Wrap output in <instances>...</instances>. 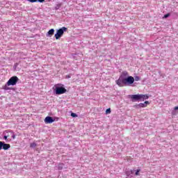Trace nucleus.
I'll return each instance as SVG.
<instances>
[{
    "mask_svg": "<svg viewBox=\"0 0 178 178\" xmlns=\"http://www.w3.org/2000/svg\"><path fill=\"white\" fill-rule=\"evenodd\" d=\"M115 83L119 87L131 86V84L134 83V77L129 76V72H127V71H123L119 79L115 81Z\"/></svg>",
    "mask_w": 178,
    "mask_h": 178,
    "instance_id": "1",
    "label": "nucleus"
},
{
    "mask_svg": "<svg viewBox=\"0 0 178 178\" xmlns=\"http://www.w3.org/2000/svg\"><path fill=\"white\" fill-rule=\"evenodd\" d=\"M54 92L56 95H62V94H65L67 90L65 88V85L62 83H58L54 86Z\"/></svg>",
    "mask_w": 178,
    "mask_h": 178,
    "instance_id": "2",
    "label": "nucleus"
},
{
    "mask_svg": "<svg viewBox=\"0 0 178 178\" xmlns=\"http://www.w3.org/2000/svg\"><path fill=\"white\" fill-rule=\"evenodd\" d=\"M65 31H67V28L65 26H63L62 28L57 30L56 34L54 35L56 40H59V38H60V37L65 34Z\"/></svg>",
    "mask_w": 178,
    "mask_h": 178,
    "instance_id": "3",
    "label": "nucleus"
},
{
    "mask_svg": "<svg viewBox=\"0 0 178 178\" xmlns=\"http://www.w3.org/2000/svg\"><path fill=\"white\" fill-rule=\"evenodd\" d=\"M19 81V78L16 76H12L7 81V86H16Z\"/></svg>",
    "mask_w": 178,
    "mask_h": 178,
    "instance_id": "4",
    "label": "nucleus"
},
{
    "mask_svg": "<svg viewBox=\"0 0 178 178\" xmlns=\"http://www.w3.org/2000/svg\"><path fill=\"white\" fill-rule=\"evenodd\" d=\"M132 102H141V95H129Z\"/></svg>",
    "mask_w": 178,
    "mask_h": 178,
    "instance_id": "5",
    "label": "nucleus"
},
{
    "mask_svg": "<svg viewBox=\"0 0 178 178\" xmlns=\"http://www.w3.org/2000/svg\"><path fill=\"white\" fill-rule=\"evenodd\" d=\"M147 105H149V102L145 101L144 103L136 104L134 106V108H136V109H140V108H147Z\"/></svg>",
    "mask_w": 178,
    "mask_h": 178,
    "instance_id": "6",
    "label": "nucleus"
},
{
    "mask_svg": "<svg viewBox=\"0 0 178 178\" xmlns=\"http://www.w3.org/2000/svg\"><path fill=\"white\" fill-rule=\"evenodd\" d=\"M55 122V119L51 116H47L44 118V123L46 124H51V123H54Z\"/></svg>",
    "mask_w": 178,
    "mask_h": 178,
    "instance_id": "7",
    "label": "nucleus"
},
{
    "mask_svg": "<svg viewBox=\"0 0 178 178\" xmlns=\"http://www.w3.org/2000/svg\"><path fill=\"white\" fill-rule=\"evenodd\" d=\"M63 169H66L65 167V163H60L57 166L55 167L56 170H63Z\"/></svg>",
    "mask_w": 178,
    "mask_h": 178,
    "instance_id": "8",
    "label": "nucleus"
},
{
    "mask_svg": "<svg viewBox=\"0 0 178 178\" xmlns=\"http://www.w3.org/2000/svg\"><path fill=\"white\" fill-rule=\"evenodd\" d=\"M55 33V29H50L46 34L47 37H52V35H54V34Z\"/></svg>",
    "mask_w": 178,
    "mask_h": 178,
    "instance_id": "9",
    "label": "nucleus"
},
{
    "mask_svg": "<svg viewBox=\"0 0 178 178\" xmlns=\"http://www.w3.org/2000/svg\"><path fill=\"white\" fill-rule=\"evenodd\" d=\"M9 148H10V145L8 143H5V142H3V149H4V151H8Z\"/></svg>",
    "mask_w": 178,
    "mask_h": 178,
    "instance_id": "10",
    "label": "nucleus"
},
{
    "mask_svg": "<svg viewBox=\"0 0 178 178\" xmlns=\"http://www.w3.org/2000/svg\"><path fill=\"white\" fill-rule=\"evenodd\" d=\"M149 96L148 95H140V102L145 101V99H148Z\"/></svg>",
    "mask_w": 178,
    "mask_h": 178,
    "instance_id": "11",
    "label": "nucleus"
},
{
    "mask_svg": "<svg viewBox=\"0 0 178 178\" xmlns=\"http://www.w3.org/2000/svg\"><path fill=\"white\" fill-rule=\"evenodd\" d=\"M134 172H135L134 170H126L125 174L127 175V177H129L130 176V175H133Z\"/></svg>",
    "mask_w": 178,
    "mask_h": 178,
    "instance_id": "12",
    "label": "nucleus"
},
{
    "mask_svg": "<svg viewBox=\"0 0 178 178\" xmlns=\"http://www.w3.org/2000/svg\"><path fill=\"white\" fill-rule=\"evenodd\" d=\"M10 131H13L10 130V129L6 130V131L3 133V134H6V136L9 138V136H11V135H10Z\"/></svg>",
    "mask_w": 178,
    "mask_h": 178,
    "instance_id": "13",
    "label": "nucleus"
},
{
    "mask_svg": "<svg viewBox=\"0 0 178 178\" xmlns=\"http://www.w3.org/2000/svg\"><path fill=\"white\" fill-rule=\"evenodd\" d=\"M3 90L8 91V90H10V88H9V86H8L7 83H6V85L4 86H3Z\"/></svg>",
    "mask_w": 178,
    "mask_h": 178,
    "instance_id": "14",
    "label": "nucleus"
},
{
    "mask_svg": "<svg viewBox=\"0 0 178 178\" xmlns=\"http://www.w3.org/2000/svg\"><path fill=\"white\" fill-rule=\"evenodd\" d=\"M10 133L13 140H15V138H16V135L15 134V132H13V131H10Z\"/></svg>",
    "mask_w": 178,
    "mask_h": 178,
    "instance_id": "15",
    "label": "nucleus"
},
{
    "mask_svg": "<svg viewBox=\"0 0 178 178\" xmlns=\"http://www.w3.org/2000/svg\"><path fill=\"white\" fill-rule=\"evenodd\" d=\"M36 147H37V143H32L30 144L31 148H35Z\"/></svg>",
    "mask_w": 178,
    "mask_h": 178,
    "instance_id": "16",
    "label": "nucleus"
},
{
    "mask_svg": "<svg viewBox=\"0 0 178 178\" xmlns=\"http://www.w3.org/2000/svg\"><path fill=\"white\" fill-rule=\"evenodd\" d=\"M176 111H178V106L174 108V111H172V115H176Z\"/></svg>",
    "mask_w": 178,
    "mask_h": 178,
    "instance_id": "17",
    "label": "nucleus"
},
{
    "mask_svg": "<svg viewBox=\"0 0 178 178\" xmlns=\"http://www.w3.org/2000/svg\"><path fill=\"white\" fill-rule=\"evenodd\" d=\"M135 175L136 176H139L140 175V172H141V170H140V169H138V170H135Z\"/></svg>",
    "mask_w": 178,
    "mask_h": 178,
    "instance_id": "18",
    "label": "nucleus"
},
{
    "mask_svg": "<svg viewBox=\"0 0 178 178\" xmlns=\"http://www.w3.org/2000/svg\"><path fill=\"white\" fill-rule=\"evenodd\" d=\"M134 79V81H140V80H141V78H140L138 76H136Z\"/></svg>",
    "mask_w": 178,
    "mask_h": 178,
    "instance_id": "19",
    "label": "nucleus"
},
{
    "mask_svg": "<svg viewBox=\"0 0 178 178\" xmlns=\"http://www.w3.org/2000/svg\"><path fill=\"white\" fill-rule=\"evenodd\" d=\"M3 141H0V151L1 149H3Z\"/></svg>",
    "mask_w": 178,
    "mask_h": 178,
    "instance_id": "20",
    "label": "nucleus"
},
{
    "mask_svg": "<svg viewBox=\"0 0 178 178\" xmlns=\"http://www.w3.org/2000/svg\"><path fill=\"white\" fill-rule=\"evenodd\" d=\"M111 108H107L106 110V115H109V113H111Z\"/></svg>",
    "mask_w": 178,
    "mask_h": 178,
    "instance_id": "21",
    "label": "nucleus"
},
{
    "mask_svg": "<svg viewBox=\"0 0 178 178\" xmlns=\"http://www.w3.org/2000/svg\"><path fill=\"white\" fill-rule=\"evenodd\" d=\"M72 118H77V115L75 113H71Z\"/></svg>",
    "mask_w": 178,
    "mask_h": 178,
    "instance_id": "22",
    "label": "nucleus"
},
{
    "mask_svg": "<svg viewBox=\"0 0 178 178\" xmlns=\"http://www.w3.org/2000/svg\"><path fill=\"white\" fill-rule=\"evenodd\" d=\"M169 16H170V13H167V14H165V15L163 16V18H164V19H168V17H169Z\"/></svg>",
    "mask_w": 178,
    "mask_h": 178,
    "instance_id": "23",
    "label": "nucleus"
},
{
    "mask_svg": "<svg viewBox=\"0 0 178 178\" xmlns=\"http://www.w3.org/2000/svg\"><path fill=\"white\" fill-rule=\"evenodd\" d=\"M3 140H5L6 141H8V137L6 136V134H3Z\"/></svg>",
    "mask_w": 178,
    "mask_h": 178,
    "instance_id": "24",
    "label": "nucleus"
},
{
    "mask_svg": "<svg viewBox=\"0 0 178 178\" xmlns=\"http://www.w3.org/2000/svg\"><path fill=\"white\" fill-rule=\"evenodd\" d=\"M29 2H31V3H34V2H37V0H27Z\"/></svg>",
    "mask_w": 178,
    "mask_h": 178,
    "instance_id": "25",
    "label": "nucleus"
},
{
    "mask_svg": "<svg viewBox=\"0 0 178 178\" xmlns=\"http://www.w3.org/2000/svg\"><path fill=\"white\" fill-rule=\"evenodd\" d=\"M45 0H37V2H40V3H42V2H44Z\"/></svg>",
    "mask_w": 178,
    "mask_h": 178,
    "instance_id": "26",
    "label": "nucleus"
},
{
    "mask_svg": "<svg viewBox=\"0 0 178 178\" xmlns=\"http://www.w3.org/2000/svg\"><path fill=\"white\" fill-rule=\"evenodd\" d=\"M66 79H70V75H67Z\"/></svg>",
    "mask_w": 178,
    "mask_h": 178,
    "instance_id": "27",
    "label": "nucleus"
},
{
    "mask_svg": "<svg viewBox=\"0 0 178 178\" xmlns=\"http://www.w3.org/2000/svg\"><path fill=\"white\" fill-rule=\"evenodd\" d=\"M59 9V7H56V10H58Z\"/></svg>",
    "mask_w": 178,
    "mask_h": 178,
    "instance_id": "28",
    "label": "nucleus"
}]
</instances>
